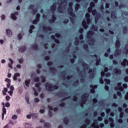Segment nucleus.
<instances>
[{
	"label": "nucleus",
	"mask_w": 128,
	"mask_h": 128,
	"mask_svg": "<svg viewBox=\"0 0 128 128\" xmlns=\"http://www.w3.org/2000/svg\"><path fill=\"white\" fill-rule=\"evenodd\" d=\"M104 82H106V84L105 86V90H108V85H106V84H109L110 82V80L108 79L105 78Z\"/></svg>",
	"instance_id": "nucleus-16"
},
{
	"label": "nucleus",
	"mask_w": 128,
	"mask_h": 128,
	"mask_svg": "<svg viewBox=\"0 0 128 128\" xmlns=\"http://www.w3.org/2000/svg\"><path fill=\"white\" fill-rule=\"evenodd\" d=\"M17 114H20V112H22V109L21 108H18L16 110Z\"/></svg>",
	"instance_id": "nucleus-55"
},
{
	"label": "nucleus",
	"mask_w": 128,
	"mask_h": 128,
	"mask_svg": "<svg viewBox=\"0 0 128 128\" xmlns=\"http://www.w3.org/2000/svg\"><path fill=\"white\" fill-rule=\"evenodd\" d=\"M54 96H58L59 98H64V90L63 89L62 91H60L56 92L54 94Z\"/></svg>",
	"instance_id": "nucleus-11"
},
{
	"label": "nucleus",
	"mask_w": 128,
	"mask_h": 128,
	"mask_svg": "<svg viewBox=\"0 0 128 128\" xmlns=\"http://www.w3.org/2000/svg\"><path fill=\"white\" fill-rule=\"evenodd\" d=\"M92 8H94V2L90 4V7L88 8V12H92L93 16L96 14L95 17V22L96 24V22H98V19L100 18V14L96 13V10H92Z\"/></svg>",
	"instance_id": "nucleus-1"
},
{
	"label": "nucleus",
	"mask_w": 128,
	"mask_h": 128,
	"mask_svg": "<svg viewBox=\"0 0 128 128\" xmlns=\"http://www.w3.org/2000/svg\"><path fill=\"white\" fill-rule=\"evenodd\" d=\"M82 66L84 68V72H86H86L90 74V76L92 78H94V74H96V69L94 68L93 70H90V68H88V65L84 63V62H82Z\"/></svg>",
	"instance_id": "nucleus-2"
},
{
	"label": "nucleus",
	"mask_w": 128,
	"mask_h": 128,
	"mask_svg": "<svg viewBox=\"0 0 128 128\" xmlns=\"http://www.w3.org/2000/svg\"><path fill=\"white\" fill-rule=\"evenodd\" d=\"M50 38H52V40H54L56 44H60V40L58 38H56V36H54V35H52L50 36Z\"/></svg>",
	"instance_id": "nucleus-17"
},
{
	"label": "nucleus",
	"mask_w": 128,
	"mask_h": 128,
	"mask_svg": "<svg viewBox=\"0 0 128 128\" xmlns=\"http://www.w3.org/2000/svg\"><path fill=\"white\" fill-rule=\"evenodd\" d=\"M34 101L36 102H40V99H38V98H35L34 99Z\"/></svg>",
	"instance_id": "nucleus-63"
},
{
	"label": "nucleus",
	"mask_w": 128,
	"mask_h": 128,
	"mask_svg": "<svg viewBox=\"0 0 128 128\" xmlns=\"http://www.w3.org/2000/svg\"><path fill=\"white\" fill-rule=\"evenodd\" d=\"M52 64H54V62H52V61H49L48 62H47V66H52Z\"/></svg>",
	"instance_id": "nucleus-41"
},
{
	"label": "nucleus",
	"mask_w": 128,
	"mask_h": 128,
	"mask_svg": "<svg viewBox=\"0 0 128 128\" xmlns=\"http://www.w3.org/2000/svg\"><path fill=\"white\" fill-rule=\"evenodd\" d=\"M44 48L45 50H48V43L44 44Z\"/></svg>",
	"instance_id": "nucleus-57"
},
{
	"label": "nucleus",
	"mask_w": 128,
	"mask_h": 128,
	"mask_svg": "<svg viewBox=\"0 0 128 128\" xmlns=\"http://www.w3.org/2000/svg\"><path fill=\"white\" fill-rule=\"evenodd\" d=\"M68 13L72 16V18H75L76 15L72 12V2L69 3V7L68 8Z\"/></svg>",
	"instance_id": "nucleus-7"
},
{
	"label": "nucleus",
	"mask_w": 128,
	"mask_h": 128,
	"mask_svg": "<svg viewBox=\"0 0 128 128\" xmlns=\"http://www.w3.org/2000/svg\"><path fill=\"white\" fill-rule=\"evenodd\" d=\"M80 8V4H76V6H75V10H78V8Z\"/></svg>",
	"instance_id": "nucleus-42"
},
{
	"label": "nucleus",
	"mask_w": 128,
	"mask_h": 128,
	"mask_svg": "<svg viewBox=\"0 0 128 128\" xmlns=\"http://www.w3.org/2000/svg\"><path fill=\"white\" fill-rule=\"evenodd\" d=\"M6 32L7 36L9 38H10V36H12V30L8 29L6 30Z\"/></svg>",
	"instance_id": "nucleus-23"
},
{
	"label": "nucleus",
	"mask_w": 128,
	"mask_h": 128,
	"mask_svg": "<svg viewBox=\"0 0 128 128\" xmlns=\"http://www.w3.org/2000/svg\"><path fill=\"white\" fill-rule=\"evenodd\" d=\"M62 80H63L62 84L63 86H64V70L62 72Z\"/></svg>",
	"instance_id": "nucleus-36"
},
{
	"label": "nucleus",
	"mask_w": 128,
	"mask_h": 128,
	"mask_svg": "<svg viewBox=\"0 0 128 128\" xmlns=\"http://www.w3.org/2000/svg\"><path fill=\"white\" fill-rule=\"evenodd\" d=\"M104 122L106 124H108V122H110L111 128H114V120L112 118H109L108 120H105Z\"/></svg>",
	"instance_id": "nucleus-10"
},
{
	"label": "nucleus",
	"mask_w": 128,
	"mask_h": 128,
	"mask_svg": "<svg viewBox=\"0 0 128 128\" xmlns=\"http://www.w3.org/2000/svg\"><path fill=\"white\" fill-rule=\"evenodd\" d=\"M84 50H88V44H84Z\"/></svg>",
	"instance_id": "nucleus-60"
},
{
	"label": "nucleus",
	"mask_w": 128,
	"mask_h": 128,
	"mask_svg": "<svg viewBox=\"0 0 128 128\" xmlns=\"http://www.w3.org/2000/svg\"><path fill=\"white\" fill-rule=\"evenodd\" d=\"M14 121L10 120L8 124L6 126H4V128H11L14 126Z\"/></svg>",
	"instance_id": "nucleus-13"
},
{
	"label": "nucleus",
	"mask_w": 128,
	"mask_h": 128,
	"mask_svg": "<svg viewBox=\"0 0 128 128\" xmlns=\"http://www.w3.org/2000/svg\"><path fill=\"white\" fill-rule=\"evenodd\" d=\"M30 80L28 79V80H25V84L27 88H28V86H30Z\"/></svg>",
	"instance_id": "nucleus-32"
},
{
	"label": "nucleus",
	"mask_w": 128,
	"mask_h": 128,
	"mask_svg": "<svg viewBox=\"0 0 128 128\" xmlns=\"http://www.w3.org/2000/svg\"><path fill=\"white\" fill-rule=\"evenodd\" d=\"M51 127H52V125L50 124L47 122L44 123V128H50Z\"/></svg>",
	"instance_id": "nucleus-29"
},
{
	"label": "nucleus",
	"mask_w": 128,
	"mask_h": 128,
	"mask_svg": "<svg viewBox=\"0 0 128 128\" xmlns=\"http://www.w3.org/2000/svg\"><path fill=\"white\" fill-rule=\"evenodd\" d=\"M34 8V4H30L28 6V8H29L30 10H32Z\"/></svg>",
	"instance_id": "nucleus-49"
},
{
	"label": "nucleus",
	"mask_w": 128,
	"mask_h": 128,
	"mask_svg": "<svg viewBox=\"0 0 128 128\" xmlns=\"http://www.w3.org/2000/svg\"><path fill=\"white\" fill-rule=\"evenodd\" d=\"M92 29H93L94 30H98V27L92 25Z\"/></svg>",
	"instance_id": "nucleus-52"
},
{
	"label": "nucleus",
	"mask_w": 128,
	"mask_h": 128,
	"mask_svg": "<svg viewBox=\"0 0 128 128\" xmlns=\"http://www.w3.org/2000/svg\"><path fill=\"white\" fill-rule=\"evenodd\" d=\"M125 100H128V92L126 93V95L125 96Z\"/></svg>",
	"instance_id": "nucleus-64"
},
{
	"label": "nucleus",
	"mask_w": 128,
	"mask_h": 128,
	"mask_svg": "<svg viewBox=\"0 0 128 128\" xmlns=\"http://www.w3.org/2000/svg\"><path fill=\"white\" fill-rule=\"evenodd\" d=\"M54 74V72H56V69L54 67L50 66L48 68Z\"/></svg>",
	"instance_id": "nucleus-28"
},
{
	"label": "nucleus",
	"mask_w": 128,
	"mask_h": 128,
	"mask_svg": "<svg viewBox=\"0 0 128 128\" xmlns=\"http://www.w3.org/2000/svg\"><path fill=\"white\" fill-rule=\"evenodd\" d=\"M40 78L42 80V82H46V77H44V76H40Z\"/></svg>",
	"instance_id": "nucleus-38"
},
{
	"label": "nucleus",
	"mask_w": 128,
	"mask_h": 128,
	"mask_svg": "<svg viewBox=\"0 0 128 128\" xmlns=\"http://www.w3.org/2000/svg\"><path fill=\"white\" fill-rule=\"evenodd\" d=\"M42 28L44 32H48V31L52 30V27L50 26H43L42 27Z\"/></svg>",
	"instance_id": "nucleus-14"
},
{
	"label": "nucleus",
	"mask_w": 128,
	"mask_h": 128,
	"mask_svg": "<svg viewBox=\"0 0 128 128\" xmlns=\"http://www.w3.org/2000/svg\"><path fill=\"white\" fill-rule=\"evenodd\" d=\"M55 36H56V38H60V36H62L60 35V34H58V33H56L55 34Z\"/></svg>",
	"instance_id": "nucleus-47"
},
{
	"label": "nucleus",
	"mask_w": 128,
	"mask_h": 128,
	"mask_svg": "<svg viewBox=\"0 0 128 128\" xmlns=\"http://www.w3.org/2000/svg\"><path fill=\"white\" fill-rule=\"evenodd\" d=\"M40 14L39 13H38L36 14V22H40Z\"/></svg>",
	"instance_id": "nucleus-34"
},
{
	"label": "nucleus",
	"mask_w": 128,
	"mask_h": 128,
	"mask_svg": "<svg viewBox=\"0 0 128 128\" xmlns=\"http://www.w3.org/2000/svg\"><path fill=\"white\" fill-rule=\"evenodd\" d=\"M48 22L49 24H54V20H53L52 19L48 20Z\"/></svg>",
	"instance_id": "nucleus-50"
},
{
	"label": "nucleus",
	"mask_w": 128,
	"mask_h": 128,
	"mask_svg": "<svg viewBox=\"0 0 128 128\" xmlns=\"http://www.w3.org/2000/svg\"><path fill=\"white\" fill-rule=\"evenodd\" d=\"M116 12H112L111 18H116Z\"/></svg>",
	"instance_id": "nucleus-30"
},
{
	"label": "nucleus",
	"mask_w": 128,
	"mask_h": 128,
	"mask_svg": "<svg viewBox=\"0 0 128 128\" xmlns=\"http://www.w3.org/2000/svg\"><path fill=\"white\" fill-rule=\"evenodd\" d=\"M26 47L25 46H22L19 50V52H26Z\"/></svg>",
	"instance_id": "nucleus-24"
},
{
	"label": "nucleus",
	"mask_w": 128,
	"mask_h": 128,
	"mask_svg": "<svg viewBox=\"0 0 128 128\" xmlns=\"http://www.w3.org/2000/svg\"><path fill=\"white\" fill-rule=\"evenodd\" d=\"M44 60H50V56H46L44 58Z\"/></svg>",
	"instance_id": "nucleus-59"
},
{
	"label": "nucleus",
	"mask_w": 128,
	"mask_h": 128,
	"mask_svg": "<svg viewBox=\"0 0 128 128\" xmlns=\"http://www.w3.org/2000/svg\"><path fill=\"white\" fill-rule=\"evenodd\" d=\"M116 46L117 48H118L120 46V42L118 40H117L116 43Z\"/></svg>",
	"instance_id": "nucleus-35"
},
{
	"label": "nucleus",
	"mask_w": 128,
	"mask_h": 128,
	"mask_svg": "<svg viewBox=\"0 0 128 128\" xmlns=\"http://www.w3.org/2000/svg\"><path fill=\"white\" fill-rule=\"evenodd\" d=\"M32 50H38V44H32Z\"/></svg>",
	"instance_id": "nucleus-21"
},
{
	"label": "nucleus",
	"mask_w": 128,
	"mask_h": 128,
	"mask_svg": "<svg viewBox=\"0 0 128 128\" xmlns=\"http://www.w3.org/2000/svg\"><path fill=\"white\" fill-rule=\"evenodd\" d=\"M94 56L96 58V66H98V64H100V58H98V56H96V55H94Z\"/></svg>",
	"instance_id": "nucleus-27"
},
{
	"label": "nucleus",
	"mask_w": 128,
	"mask_h": 128,
	"mask_svg": "<svg viewBox=\"0 0 128 128\" xmlns=\"http://www.w3.org/2000/svg\"><path fill=\"white\" fill-rule=\"evenodd\" d=\"M52 19L54 20V22H56V15L52 14Z\"/></svg>",
	"instance_id": "nucleus-40"
},
{
	"label": "nucleus",
	"mask_w": 128,
	"mask_h": 128,
	"mask_svg": "<svg viewBox=\"0 0 128 128\" xmlns=\"http://www.w3.org/2000/svg\"><path fill=\"white\" fill-rule=\"evenodd\" d=\"M114 72L117 74H122V70H120L116 68L114 70Z\"/></svg>",
	"instance_id": "nucleus-31"
},
{
	"label": "nucleus",
	"mask_w": 128,
	"mask_h": 128,
	"mask_svg": "<svg viewBox=\"0 0 128 128\" xmlns=\"http://www.w3.org/2000/svg\"><path fill=\"white\" fill-rule=\"evenodd\" d=\"M94 34L92 31H90L87 34L88 38V44H90V46H92L94 44V42H96V39L92 38Z\"/></svg>",
	"instance_id": "nucleus-4"
},
{
	"label": "nucleus",
	"mask_w": 128,
	"mask_h": 128,
	"mask_svg": "<svg viewBox=\"0 0 128 128\" xmlns=\"http://www.w3.org/2000/svg\"><path fill=\"white\" fill-rule=\"evenodd\" d=\"M120 54H122V50L117 48L114 54V56H118Z\"/></svg>",
	"instance_id": "nucleus-15"
},
{
	"label": "nucleus",
	"mask_w": 128,
	"mask_h": 128,
	"mask_svg": "<svg viewBox=\"0 0 128 128\" xmlns=\"http://www.w3.org/2000/svg\"><path fill=\"white\" fill-rule=\"evenodd\" d=\"M86 18L82 22V25L84 28L86 29L88 28V24H90V14L87 13L86 15Z\"/></svg>",
	"instance_id": "nucleus-5"
},
{
	"label": "nucleus",
	"mask_w": 128,
	"mask_h": 128,
	"mask_svg": "<svg viewBox=\"0 0 128 128\" xmlns=\"http://www.w3.org/2000/svg\"><path fill=\"white\" fill-rule=\"evenodd\" d=\"M38 22L36 21V19L34 20H32V24H38Z\"/></svg>",
	"instance_id": "nucleus-45"
},
{
	"label": "nucleus",
	"mask_w": 128,
	"mask_h": 128,
	"mask_svg": "<svg viewBox=\"0 0 128 128\" xmlns=\"http://www.w3.org/2000/svg\"><path fill=\"white\" fill-rule=\"evenodd\" d=\"M34 82H40V77L37 76L34 79Z\"/></svg>",
	"instance_id": "nucleus-43"
},
{
	"label": "nucleus",
	"mask_w": 128,
	"mask_h": 128,
	"mask_svg": "<svg viewBox=\"0 0 128 128\" xmlns=\"http://www.w3.org/2000/svg\"><path fill=\"white\" fill-rule=\"evenodd\" d=\"M32 14H34V16H35V14H36V12H38V9L36 8L32 9Z\"/></svg>",
	"instance_id": "nucleus-39"
},
{
	"label": "nucleus",
	"mask_w": 128,
	"mask_h": 128,
	"mask_svg": "<svg viewBox=\"0 0 128 128\" xmlns=\"http://www.w3.org/2000/svg\"><path fill=\"white\" fill-rule=\"evenodd\" d=\"M64 98H63L60 101V102H62L59 104V106H60L61 108L64 107Z\"/></svg>",
	"instance_id": "nucleus-20"
},
{
	"label": "nucleus",
	"mask_w": 128,
	"mask_h": 128,
	"mask_svg": "<svg viewBox=\"0 0 128 128\" xmlns=\"http://www.w3.org/2000/svg\"><path fill=\"white\" fill-rule=\"evenodd\" d=\"M76 42H74V44L76 46H78V44H80V41H78V39L76 38Z\"/></svg>",
	"instance_id": "nucleus-46"
},
{
	"label": "nucleus",
	"mask_w": 128,
	"mask_h": 128,
	"mask_svg": "<svg viewBox=\"0 0 128 128\" xmlns=\"http://www.w3.org/2000/svg\"><path fill=\"white\" fill-rule=\"evenodd\" d=\"M4 114H6V109L5 106H3L2 108V120H4Z\"/></svg>",
	"instance_id": "nucleus-18"
},
{
	"label": "nucleus",
	"mask_w": 128,
	"mask_h": 128,
	"mask_svg": "<svg viewBox=\"0 0 128 128\" xmlns=\"http://www.w3.org/2000/svg\"><path fill=\"white\" fill-rule=\"evenodd\" d=\"M124 34L128 32V28L126 27H124Z\"/></svg>",
	"instance_id": "nucleus-51"
},
{
	"label": "nucleus",
	"mask_w": 128,
	"mask_h": 128,
	"mask_svg": "<svg viewBox=\"0 0 128 128\" xmlns=\"http://www.w3.org/2000/svg\"><path fill=\"white\" fill-rule=\"evenodd\" d=\"M4 81L6 82H8V84L10 83V82H12L10 79H8V78H5V80Z\"/></svg>",
	"instance_id": "nucleus-48"
},
{
	"label": "nucleus",
	"mask_w": 128,
	"mask_h": 128,
	"mask_svg": "<svg viewBox=\"0 0 128 128\" xmlns=\"http://www.w3.org/2000/svg\"><path fill=\"white\" fill-rule=\"evenodd\" d=\"M128 85L126 84H123L122 86V83L118 82V86L115 87V90H120V92H122L124 94V88H127Z\"/></svg>",
	"instance_id": "nucleus-6"
},
{
	"label": "nucleus",
	"mask_w": 128,
	"mask_h": 128,
	"mask_svg": "<svg viewBox=\"0 0 128 128\" xmlns=\"http://www.w3.org/2000/svg\"><path fill=\"white\" fill-rule=\"evenodd\" d=\"M122 107H119L118 108V111L120 112V118H122V117L124 116V112H122Z\"/></svg>",
	"instance_id": "nucleus-26"
},
{
	"label": "nucleus",
	"mask_w": 128,
	"mask_h": 128,
	"mask_svg": "<svg viewBox=\"0 0 128 128\" xmlns=\"http://www.w3.org/2000/svg\"><path fill=\"white\" fill-rule=\"evenodd\" d=\"M90 88H92L90 90V92L92 94H94V88H98V85H95L94 86V85H90Z\"/></svg>",
	"instance_id": "nucleus-19"
},
{
	"label": "nucleus",
	"mask_w": 128,
	"mask_h": 128,
	"mask_svg": "<svg viewBox=\"0 0 128 128\" xmlns=\"http://www.w3.org/2000/svg\"><path fill=\"white\" fill-rule=\"evenodd\" d=\"M124 52H125L126 56H128V46L126 45V46Z\"/></svg>",
	"instance_id": "nucleus-37"
},
{
	"label": "nucleus",
	"mask_w": 128,
	"mask_h": 128,
	"mask_svg": "<svg viewBox=\"0 0 128 128\" xmlns=\"http://www.w3.org/2000/svg\"><path fill=\"white\" fill-rule=\"evenodd\" d=\"M10 16L12 20H16V16L15 14H12Z\"/></svg>",
	"instance_id": "nucleus-33"
},
{
	"label": "nucleus",
	"mask_w": 128,
	"mask_h": 128,
	"mask_svg": "<svg viewBox=\"0 0 128 128\" xmlns=\"http://www.w3.org/2000/svg\"><path fill=\"white\" fill-rule=\"evenodd\" d=\"M62 2L64 6L62 5V3L60 4L58 8V10L60 14H62L64 10V0H62Z\"/></svg>",
	"instance_id": "nucleus-8"
},
{
	"label": "nucleus",
	"mask_w": 128,
	"mask_h": 128,
	"mask_svg": "<svg viewBox=\"0 0 128 128\" xmlns=\"http://www.w3.org/2000/svg\"><path fill=\"white\" fill-rule=\"evenodd\" d=\"M1 19L2 20H4L6 19V15L2 14L1 16Z\"/></svg>",
	"instance_id": "nucleus-58"
},
{
	"label": "nucleus",
	"mask_w": 128,
	"mask_h": 128,
	"mask_svg": "<svg viewBox=\"0 0 128 128\" xmlns=\"http://www.w3.org/2000/svg\"><path fill=\"white\" fill-rule=\"evenodd\" d=\"M12 120H16V118H18V116L14 114L12 116Z\"/></svg>",
	"instance_id": "nucleus-54"
},
{
	"label": "nucleus",
	"mask_w": 128,
	"mask_h": 128,
	"mask_svg": "<svg viewBox=\"0 0 128 128\" xmlns=\"http://www.w3.org/2000/svg\"><path fill=\"white\" fill-rule=\"evenodd\" d=\"M45 88L48 92H54L56 90H58V85H53L52 84L46 82L45 84Z\"/></svg>",
	"instance_id": "nucleus-3"
},
{
	"label": "nucleus",
	"mask_w": 128,
	"mask_h": 128,
	"mask_svg": "<svg viewBox=\"0 0 128 128\" xmlns=\"http://www.w3.org/2000/svg\"><path fill=\"white\" fill-rule=\"evenodd\" d=\"M18 40H22V34H19L18 36Z\"/></svg>",
	"instance_id": "nucleus-62"
},
{
	"label": "nucleus",
	"mask_w": 128,
	"mask_h": 128,
	"mask_svg": "<svg viewBox=\"0 0 128 128\" xmlns=\"http://www.w3.org/2000/svg\"><path fill=\"white\" fill-rule=\"evenodd\" d=\"M48 116H49L50 118H52V111L50 110H48Z\"/></svg>",
	"instance_id": "nucleus-44"
},
{
	"label": "nucleus",
	"mask_w": 128,
	"mask_h": 128,
	"mask_svg": "<svg viewBox=\"0 0 128 128\" xmlns=\"http://www.w3.org/2000/svg\"><path fill=\"white\" fill-rule=\"evenodd\" d=\"M5 106H6V108H10V102H7L5 104Z\"/></svg>",
	"instance_id": "nucleus-53"
},
{
	"label": "nucleus",
	"mask_w": 128,
	"mask_h": 128,
	"mask_svg": "<svg viewBox=\"0 0 128 128\" xmlns=\"http://www.w3.org/2000/svg\"><path fill=\"white\" fill-rule=\"evenodd\" d=\"M88 94H84L82 96V104H84L88 100Z\"/></svg>",
	"instance_id": "nucleus-12"
},
{
	"label": "nucleus",
	"mask_w": 128,
	"mask_h": 128,
	"mask_svg": "<svg viewBox=\"0 0 128 128\" xmlns=\"http://www.w3.org/2000/svg\"><path fill=\"white\" fill-rule=\"evenodd\" d=\"M40 83H36V84H35V86L36 87V88H40Z\"/></svg>",
	"instance_id": "nucleus-61"
},
{
	"label": "nucleus",
	"mask_w": 128,
	"mask_h": 128,
	"mask_svg": "<svg viewBox=\"0 0 128 128\" xmlns=\"http://www.w3.org/2000/svg\"><path fill=\"white\" fill-rule=\"evenodd\" d=\"M30 124L28 123H26L25 124V128H30Z\"/></svg>",
	"instance_id": "nucleus-56"
},
{
	"label": "nucleus",
	"mask_w": 128,
	"mask_h": 128,
	"mask_svg": "<svg viewBox=\"0 0 128 128\" xmlns=\"http://www.w3.org/2000/svg\"><path fill=\"white\" fill-rule=\"evenodd\" d=\"M121 64L122 66H126V64L128 66V60H126V59H124Z\"/></svg>",
	"instance_id": "nucleus-25"
},
{
	"label": "nucleus",
	"mask_w": 128,
	"mask_h": 128,
	"mask_svg": "<svg viewBox=\"0 0 128 128\" xmlns=\"http://www.w3.org/2000/svg\"><path fill=\"white\" fill-rule=\"evenodd\" d=\"M20 76V73H15L14 74V76L13 77L14 80H18V77Z\"/></svg>",
	"instance_id": "nucleus-22"
},
{
	"label": "nucleus",
	"mask_w": 128,
	"mask_h": 128,
	"mask_svg": "<svg viewBox=\"0 0 128 128\" xmlns=\"http://www.w3.org/2000/svg\"><path fill=\"white\" fill-rule=\"evenodd\" d=\"M56 4H60V3L58 2L57 4L56 2H54L50 6V10L52 14H54V12H56Z\"/></svg>",
	"instance_id": "nucleus-9"
}]
</instances>
